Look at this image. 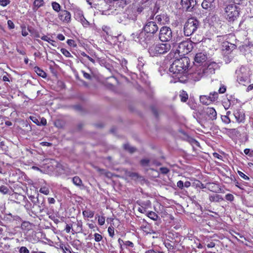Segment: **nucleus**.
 Instances as JSON below:
<instances>
[{
    "instance_id": "f257e3e1",
    "label": "nucleus",
    "mask_w": 253,
    "mask_h": 253,
    "mask_svg": "<svg viewBox=\"0 0 253 253\" xmlns=\"http://www.w3.org/2000/svg\"><path fill=\"white\" fill-rule=\"evenodd\" d=\"M189 59L186 57L175 60L170 66L169 71L174 77L179 79L181 75L185 74L188 68Z\"/></svg>"
},
{
    "instance_id": "f03ea898",
    "label": "nucleus",
    "mask_w": 253,
    "mask_h": 253,
    "mask_svg": "<svg viewBox=\"0 0 253 253\" xmlns=\"http://www.w3.org/2000/svg\"><path fill=\"white\" fill-rule=\"evenodd\" d=\"M171 48L169 43H159L156 44H152L148 47V52L151 56H156L160 54H165Z\"/></svg>"
},
{
    "instance_id": "7ed1b4c3",
    "label": "nucleus",
    "mask_w": 253,
    "mask_h": 253,
    "mask_svg": "<svg viewBox=\"0 0 253 253\" xmlns=\"http://www.w3.org/2000/svg\"><path fill=\"white\" fill-rule=\"evenodd\" d=\"M225 17L229 21L233 22L239 16L240 8L236 4H229L225 8Z\"/></svg>"
},
{
    "instance_id": "20e7f679",
    "label": "nucleus",
    "mask_w": 253,
    "mask_h": 253,
    "mask_svg": "<svg viewBox=\"0 0 253 253\" xmlns=\"http://www.w3.org/2000/svg\"><path fill=\"white\" fill-rule=\"evenodd\" d=\"M199 26V21L193 18H189L184 27V34L186 36H190L193 34Z\"/></svg>"
},
{
    "instance_id": "39448f33",
    "label": "nucleus",
    "mask_w": 253,
    "mask_h": 253,
    "mask_svg": "<svg viewBox=\"0 0 253 253\" xmlns=\"http://www.w3.org/2000/svg\"><path fill=\"white\" fill-rule=\"evenodd\" d=\"M237 74V81L241 84L245 85L250 82V71L245 67H242L240 70L236 72Z\"/></svg>"
},
{
    "instance_id": "423d86ee",
    "label": "nucleus",
    "mask_w": 253,
    "mask_h": 253,
    "mask_svg": "<svg viewBox=\"0 0 253 253\" xmlns=\"http://www.w3.org/2000/svg\"><path fill=\"white\" fill-rule=\"evenodd\" d=\"M193 48V42L191 41H183L179 43L177 48V51L181 55H185L189 53Z\"/></svg>"
},
{
    "instance_id": "0eeeda50",
    "label": "nucleus",
    "mask_w": 253,
    "mask_h": 253,
    "mask_svg": "<svg viewBox=\"0 0 253 253\" xmlns=\"http://www.w3.org/2000/svg\"><path fill=\"white\" fill-rule=\"evenodd\" d=\"M172 37L171 29L167 26H164L160 29L159 38L163 42L169 41Z\"/></svg>"
},
{
    "instance_id": "6e6552de",
    "label": "nucleus",
    "mask_w": 253,
    "mask_h": 253,
    "mask_svg": "<svg viewBox=\"0 0 253 253\" xmlns=\"http://www.w3.org/2000/svg\"><path fill=\"white\" fill-rule=\"evenodd\" d=\"M137 39H139V42L143 46L144 44L146 45H151L155 41V37L153 35H148L145 33H140L139 37H137Z\"/></svg>"
},
{
    "instance_id": "1a4fd4ad",
    "label": "nucleus",
    "mask_w": 253,
    "mask_h": 253,
    "mask_svg": "<svg viewBox=\"0 0 253 253\" xmlns=\"http://www.w3.org/2000/svg\"><path fill=\"white\" fill-rule=\"evenodd\" d=\"M218 67V65L214 62L206 63L204 66L201 67L202 70L205 76L213 74L215 72V69Z\"/></svg>"
},
{
    "instance_id": "9d476101",
    "label": "nucleus",
    "mask_w": 253,
    "mask_h": 253,
    "mask_svg": "<svg viewBox=\"0 0 253 253\" xmlns=\"http://www.w3.org/2000/svg\"><path fill=\"white\" fill-rule=\"evenodd\" d=\"M218 93L216 92H214L212 93H211L210 96L202 95L200 97V102L204 104L208 105L211 102L215 101L218 98Z\"/></svg>"
},
{
    "instance_id": "9b49d317",
    "label": "nucleus",
    "mask_w": 253,
    "mask_h": 253,
    "mask_svg": "<svg viewBox=\"0 0 253 253\" xmlns=\"http://www.w3.org/2000/svg\"><path fill=\"white\" fill-rule=\"evenodd\" d=\"M158 29L156 22L152 21H147L143 27V30L147 34L150 33L153 35L158 31Z\"/></svg>"
},
{
    "instance_id": "f8f14e48",
    "label": "nucleus",
    "mask_w": 253,
    "mask_h": 253,
    "mask_svg": "<svg viewBox=\"0 0 253 253\" xmlns=\"http://www.w3.org/2000/svg\"><path fill=\"white\" fill-rule=\"evenodd\" d=\"M59 19L64 23H68L71 21V13L66 10H62L58 13Z\"/></svg>"
},
{
    "instance_id": "ddd939ff",
    "label": "nucleus",
    "mask_w": 253,
    "mask_h": 253,
    "mask_svg": "<svg viewBox=\"0 0 253 253\" xmlns=\"http://www.w3.org/2000/svg\"><path fill=\"white\" fill-rule=\"evenodd\" d=\"M203 72L201 67L198 68L195 72L192 73V79L195 81H199L202 77L205 76Z\"/></svg>"
},
{
    "instance_id": "4468645a",
    "label": "nucleus",
    "mask_w": 253,
    "mask_h": 253,
    "mask_svg": "<svg viewBox=\"0 0 253 253\" xmlns=\"http://www.w3.org/2000/svg\"><path fill=\"white\" fill-rule=\"evenodd\" d=\"M202 6L207 10H211L214 8V0H204Z\"/></svg>"
},
{
    "instance_id": "2eb2a0df",
    "label": "nucleus",
    "mask_w": 253,
    "mask_h": 253,
    "mask_svg": "<svg viewBox=\"0 0 253 253\" xmlns=\"http://www.w3.org/2000/svg\"><path fill=\"white\" fill-rule=\"evenodd\" d=\"M126 16H127L129 20L135 21L137 19V14L133 8H128L126 10Z\"/></svg>"
},
{
    "instance_id": "dca6fc26",
    "label": "nucleus",
    "mask_w": 253,
    "mask_h": 253,
    "mask_svg": "<svg viewBox=\"0 0 253 253\" xmlns=\"http://www.w3.org/2000/svg\"><path fill=\"white\" fill-rule=\"evenodd\" d=\"M234 115L238 123L243 122L245 119V115L241 110H237L234 113Z\"/></svg>"
},
{
    "instance_id": "f3484780",
    "label": "nucleus",
    "mask_w": 253,
    "mask_h": 253,
    "mask_svg": "<svg viewBox=\"0 0 253 253\" xmlns=\"http://www.w3.org/2000/svg\"><path fill=\"white\" fill-rule=\"evenodd\" d=\"M41 196L38 194V197L37 198L36 201H32L34 204L38 203L39 204L38 207L39 208L40 212L42 213L43 211L44 208H45V201L42 197V200H41L40 198Z\"/></svg>"
},
{
    "instance_id": "a211bd4d",
    "label": "nucleus",
    "mask_w": 253,
    "mask_h": 253,
    "mask_svg": "<svg viewBox=\"0 0 253 253\" xmlns=\"http://www.w3.org/2000/svg\"><path fill=\"white\" fill-rule=\"evenodd\" d=\"M111 1H113L114 6L119 8H123L130 2L129 0H112Z\"/></svg>"
},
{
    "instance_id": "6ab92c4d",
    "label": "nucleus",
    "mask_w": 253,
    "mask_h": 253,
    "mask_svg": "<svg viewBox=\"0 0 253 253\" xmlns=\"http://www.w3.org/2000/svg\"><path fill=\"white\" fill-rule=\"evenodd\" d=\"M181 4L187 10L190 11L191 7L194 6L195 1L194 0H181Z\"/></svg>"
},
{
    "instance_id": "aec40b11",
    "label": "nucleus",
    "mask_w": 253,
    "mask_h": 253,
    "mask_svg": "<svg viewBox=\"0 0 253 253\" xmlns=\"http://www.w3.org/2000/svg\"><path fill=\"white\" fill-rule=\"evenodd\" d=\"M207 59L206 54L202 52L197 53L195 56V61L197 63H203Z\"/></svg>"
},
{
    "instance_id": "412c9836",
    "label": "nucleus",
    "mask_w": 253,
    "mask_h": 253,
    "mask_svg": "<svg viewBox=\"0 0 253 253\" xmlns=\"http://www.w3.org/2000/svg\"><path fill=\"white\" fill-rule=\"evenodd\" d=\"M206 113L210 119L214 120L216 119L217 113L213 108H208L207 109Z\"/></svg>"
},
{
    "instance_id": "4be33fe9",
    "label": "nucleus",
    "mask_w": 253,
    "mask_h": 253,
    "mask_svg": "<svg viewBox=\"0 0 253 253\" xmlns=\"http://www.w3.org/2000/svg\"><path fill=\"white\" fill-rule=\"evenodd\" d=\"M118 18V21L124 24H126L128 21H129L127 16H126V12L120 14Z\"/></svg>"
},
{
    "instance_id": "5701e85b",
    "label": "nucleus",
    "mask_w": 253,
    "mask_h": 253,
    "mask_svg": "<svg viewBox=\"0 0 253 253\" xmlns=\"http://www.w3.org/2000/svg\"><path fill=\"white\" fill-rule=\"evenodd\" d=\"M209 200L211 202H219L223 200L222 197L218 194H213L210 195Z\"/></svg>"
},
{
    "instance_id": "b1692460",
    "label": "nucleus",
    "mask_w": 253,
    "mask_h": 253,
    "mask_svg": "<svg viewBox=\"0 0 253 253\" xmlns=\"http://www.w3.org/2000/svg\"><path fill=\"white\" fill-rule=\"evenodd\" d=\"M34 71L39 76L42 77L43 78H46V73L44 72L42 70L40 69L39 67H35L34 68Z\"/></svg>"
},
{
    "instance_id": "393cba45",
    "label": "nucleus",
    "mask_w": 253,
    "mask_h": 253,
    "mask_svg": "<svg viewBox=\"0 0 253 253\" xmlns=\"http://www.w3.org/2000/svg\"><path fill=\"white\" fill-rule=\"evenodd\" d=\"M83 214L85 217L92 218L93 217L94 213L91 210H87L83 211Z\"/></svg>"
},
{
    "instance_id": "a878e982",
    "label": "nucleus",
    "mask_w": 253,
    "mask_h": 253,
    "mask_svg": "<svg viewBox=\"0 0 253 253\" xmlns=\"http://www.w3.org/2000/svg\"><path fill=\"white\" fill-rule=\"evenodd\" d=\"M51 6L52 9L56 12L59 13L62 10L61 9L60 5L55 1H53L51 3Z\"/></svg>"
},
{
    "instance_id": "bb28decb",
    "label": "nucleus",
    "mask_w": 253,
    "mask_h": 253,
    "mask_svg": "<svg viewBox=\"0 0 253 253\" xmlns=\"http://www.w3.org/2000/svg\"><path fill=\"white\" fill-rule=\"evenodd\" d=\"M140 163L141 166L143 167H148L150 166L151 161L148 159H143L141 160Z\"/></svg>"
},
{
    "instance_id": "cd10ccee",
    "label": "nucleus",
    "mask_w": 253,
    "mask_h": 253,
    "mask_svg": "<svg viewBox=\"0 0 253 253\" xmlns=\"http://www.w3.org/2000/svg\"><path fill=\"white\" fill-rule=\"evenodd\" d=\"M72 181L75 185L78 186H81L82 185V181L78 176H76L72 178Z\"/></svg>"
},
{
    "instance_id": "c85d7f7f",
    "label": "nucleus",
    "mask_w": 253,
    "mask_h": 253,
    "mask_svg": "<svg viewBox=\"0 0 253 253\" xmlns=\"http://www.w3.org/2000/svg\"><path fill=\"white\" fill-rule=\"evenodd\" d=\"M97 170L101 174L104 175L108 177H110L112 175V173L111 172L106 170L105 169L97 168Z\"/></svg>"
},
{
    "instance_id": "c756f323",
    "label": "nucleus",
    "mask_w": 253,
    "mask_h": 253,
    "mask_svg": "<svg viewBox=\"0 0 253 253\" xmlns=\"http://www.w3.org/2000/svg\"><path fill=\"white\" fill-rule=\"evenodd\" d=\"M124 148L125 150L128 151L130 153L134 152L136 150V149L134 147L131 146L128 144H124Z\"/></svg>"
},
{
    "instance_id": "7c9ffc66",
    "label": "nucleus",
    "mask_w": 253,
    "mask_h": 253,
    "mask_svg": "<svg viewBox=\"0 0 253 253\" xmlns=\"http://www.w3.org/2000/svg\"><path fill=\"white\" fill-rule=\"evenodd\" d=\"M44 4L43 0H35L34 2V6L37 9L43 6Z\"/></svg>"
},
{
    "instance_id": "2f4dec72",
    "label": "nucleus",
    "mask_w": 253,
    "mask_h": 253,
    "mask_svg": "<svg viewBox=\"0 0 253 253\" xmlns=\"http://www.w3.org/2000/svg\"><path fill=\"white\" fill-rule=\"evenodd\" d=\"M54 125L58 128H62L65 125V123L61 120H57L54 122Z\"/></svg>"
},
{
    "instance_id": "473e14b6",
    "label": "nucleus",
    "mask_w": 253,
    "mask_h": 253,
    "mask_svg": "<svg viewBox=\"0 0 253 253\" xmlns=\"http://www.w3.org/2000/svg\"><path fill=\"white\" fill-rule=\"evenodd\" d=\"M148 216L151 219H153L154 221H156L158 218V215L153 211H150L148 213Z\"/></svg>"
},
{
    "instance_id": "72a5a7b5",
    "label": "nucleus",
    "mask_w": 253,
    "mask_h": 253,
    "mask_svg": "<svg viewBox=\"0 0 253 253\" xmlns=\"http://www.w3.org/2000/svg\"><path fill=\"white\" fill-rule=\"evenodd\" d=\"M9 191V189L7 186L4 185H2L0 186V192L3 194H6L8 193Z\"/></svg>"
},
{
    "instance_id": "f704fd0d",
    "label": "nucleus",
    "mask_w": 253,
    "mask_h": 253,
    "mask_svg": "<svg viewBox=\"0 0 253 253\" xmlns=\"http://www.w3.org/2000/svg\"><path fill=\"white\" fill-rule=\"evenodd\" d=\"M181 97V100L182 102H186L188 99V95L185 91H183L181 94L180 95Z\"/></svg>"
},
{
    "instance_id": "c9c22d12",
    "label": "nucleus",
    "mask_w": 253,
    "mask_h": 253,
    "mask_svg": "<svg viewBox=\"0 0 253 253\" xmlns=\"http://www.w3.org/2000/svg\"><path fill=\"white\" fill-rule=\"evenodd\" d=\"M61 53L67 57H72L71 53L68 51L67 49L65 48H61L60 50Z\"/></svg>"
},
{
    "instance_id": "e433bc0d",
    "label": "nucleus",
    "mask_w": 253,
    "mask_h": 253,
    "mask_svg": "<svg viewBox=\"0 0 253 253\" xmlns=\"http://www.w3.org/2000/svg\"><path fill=\"white\" fill-rule=\"evenodd\" d=\"M40 192L46 195H48L49 192L48 189L45 187H41Z\"/></svg>"
},
{
    "instance_id": "4c0bfd02",
    "label": "nucleus",
    "mask_w": 253,
    "mask_h": 253,
    "mask_svg": "<svg viewBox=\"0 0 253 253\" xmlns=\"http://www.w3.org/2000/svg\"><path fill=\"white\" fill-rule=\"evenodd\" d=\"M108 232L109 233V234L110 236L111 237H113L114 235V228L112 226H110L108 228Z\"/></svg>"
},
{
    "instance_id": "58836bf2",
    "label": "nucleus",
    "mask_w": 253,
    "mask_h": 253,
    "mask_svg": "<svg viewBox=\"0 0 253 253\" xmlns=\"http://www.w3.org/2000/svg\"><path fill=\"white\" fill-rule=\"evenodd\" d=\"M94 236L96 242H99L102 239V236L98 233H95Z\"/></svg>"
},
{
    "instance_id": "ea45409f",
    "label": "nucleus",
    "mask_w": 253,
    "mask_h": 253,
    "mask_svg": "<svg viewBox=\"0 0 253 253\" xmlns=\"http://www.w3.org/2000/svg\"><path fill=\"white\" fill-rule=\"evenodd\" d=\"M30 119L35 124H37V125H40V120L37 117L34 116H30Z\"/></svg>"
},
{
    "instance_id": "a19ab883",
    "label": "nucleus",
    "mask_w": 253,
    "mask_h": 253,
    "mask_svg": "<svg viewBox=\"0 0 253 253\" xmlns=\"http://www.w3.org/2000/svg\"><path fill=\"white\" fill-rule=\"evenodd\" d=\"M238 173L244 179H245L246 180H249V179H250L249 177L248 176H247L246 174H245L243 172L238 171Z\"/></svg>"
},
{
    "instance_id": "79ce46f5",
    "label": "nucleus",
    "mask_w": 253,
    "mask_h": 253,
    "mask_svg": "<svg viewBox=\"0 0 253 253\" xmlns=\"http://www.w3.org/2000/svg\"><path fill=\"white\" fill-rule=\"evenodd\" d=\"M234 196L231 194H227L225 195V199L229 201H233L234 200Z\"/></svg>"
},
{
    "instance_id": "37998d69",
    "label": "nucleus",
    "mask_w": 253,
    "mask_h": 253,
    "mask_svg": "<svg viewBox=\"0 0 253 253\" xmlns=\"http://www.w3.org/2000/svg\"><path fill=\"white\" fill-rule=\"evenodd\" d=\"M20 253H29V251L25 247H21L19 250Z\"/></svg>"
},
{
    "instance_id": "c03bdc74",
    "label": "nucleus",
    "mask_w": 253,
    "mask_h": 253,
    "mask_svg": "<svg viewBox=\"0 0 253 253\" xmlns=\"http://www.w3.org/2000/svg\"><path fill=\"white\" fill-rule=\"evenodd\" d=\"M226 90V87L224 85L222 84L219 89H218V92L219 93H224Z\"/></svg>"
},
{
    "instance_id": "a18cd8bd",
    "label": "nucleus",
    "mask_w": 253,
    "mask_h": 253,
    "mask_svg": "<svg viewBox=\"0 0 253 253\" xmlns=\"http://www.w3.org/2000/svg\"><path fill=\"white\" fill-rule=\"evenodd\" d=\"M244 153L246 155H248L249 156H253V151H251L250 149H245L244 150Z\"/></svg>"
},
{
    "instance_id": "49530a36",
    "label": "nucleus",
    "mask_w": 253,
    "mask_h": 253,
    "mask_svg": "<svg viewBox=\"0 0 253 253\" xmlns=\"http://www.w3.org/2000/svg\"><path fill=\"white\" fill-rule=\"evenodd\" d=\"M160 170L163 174H167L169 171V170L166 167L161 168Z\"/></svg>"
},
{
    "instance_id": "de8ad7c7",
    "label": "nucleus",
    "mask_w": 253,
    "mask_h": 253,
    "mask_svg": "<svg viewBox=\"0 0 253 253\" xmlns=\"http://www.w3.org/2000/svg\"><path fill=\"white\" fill-rule=\"evenodd\" d=\"M46 125V120L44 118H40V125L45 126Z\"/></svg>"
},
{
    "instance_id": "09e8293b",
    "label": "nucleus",
    "mask_w": 253,
    "mask_h": 253,
    "mask_svg": "<svg viewBox=\"0 0 253 253\" xmlns=\"http://www.w3.org/2000/svg\"><path fill=\"white\" fill-rule=\"evenodd\" d=\"M9 3V0H0V4L3 6L7 5Z\"/></svg>"
},
{
    "instance_id": "8fccbe9b",
    "label": "nucleus",
    "mask_w": 253,
    "mask_h": 253,
    "mask_svg": "<svg viewBox=\"0 0 253 253\" xmlns=\"http://www.w3.org/2000/svg\"><path fill=\"white\" fill-rule=\"evenodd\" d=\"M222 119L223 122L226 124H229L231 122L230 119L227 116H224Z\"/></svg>"
},
{
    "instance_id": "3c124183",
    "label": "nucleus",
    "mask_w": 253,
    "mask_h": 253,
    "mask_svg": "<svg viewBox=\"0 0 253 253\" xmlns=\"http://www.w3.org/2000/svg\"><path fill=\"white\" fill-rule=\"evenodd\" d=\"M41 39H42L43 41H47L49 43H50V42H54V41L51 40L49 38L47 37L46 36H42V37H41Z\"/></svg>"
},
{
    "instance_id": "603ef678",
    "label": "nucleus",
    "mask_w": 253,
    "mask_h": 253,
    "mask_svg": "<svg viewBox=\"0 0 253 253\" xmlns=\"http://www.w3.org/2000/svg\"><path fill=\"white\" fill-rule=\"evenodd\" d=\"M98 221L99 224H100V225H102L105 223V218L102 216L101 217H99Z\"/></svg>"
},
{
    "instance_id": "864d4df0",
    "label": "nucleus",
    "mask_w": 253,
    "mask_h": 253,
    "mask_svg": "<svg viewBox=\"0 0 253 253\" xmlns=\"http://www.w3.org/2000/svg\"><path fill=\"white\" fill-rule=\"evenodd\" d=\"M82 73L84 78L88 80H91V77L89 74L85 72L84 71H82Z\"/></svg>"
},
{
    "instance_id": "5fc2aeb1",
    "label": "nucleus",
    "mask_w": 253,
    "mask_h": 253,
    "mask_svg": "<svg viewBox=\"0 0 253 253\" xmlns=\"http://www.w3.org/2000/svg\"><path fill=\"white\" fill-rule=\"evenodd\" d=\"M7 25L10 29H13L14 28V24L11 20H8Z\"/></svg>"
},
{
    "instance_id": "6e6d98bb",
    "label": "nucleus",
    "mask_w": 253,
    "mask_h": 253,
    "mask_svg": "<svg viewBox=\"0 0 253 253\" xmlns=\"http://www.w3.org/2000/svg\"><path fill=\"white\" fill-rule=\"evenodd\" d=\"M177 186L180 189H182L184 186V183L182 181L179 180L177 183Z\"/></svg>"
},
{
    "instance_id": "4d7b16f0",
    "label": "nucleus",
    "mask_w": 253,
    "mask_h": 253,
    "mask_svg": "<svg viewBox=\"0 0 253 253\" xmlns=\"http://www.w3.org/2000/svg\"><path fill=\"white\" fill-rule=\"evenodd\" d=\"M164 17V15H158L156 16V19L159 22H161L162 21V18Z\"/></svg>"
},
{
    "instance_id": "13d9d810",
    "label": "nucleus",
    "mask_w": 253,
    "mask_h": 253,
    "mask_svg": "<svg viewBox=\"0 0 253 253\" xmlns=\"http://www.w3.org/2000/svg\"><path fill=\"white\" fill-rule=\"evenodd\" d=\"M125 245L126 246H129L131 247H133V243L129 241H126L124 243Z\"/></svg>"
},
{
    "instance_id": "bf43d9fd",
    "label": "nucleus",
    "mask_w": 253,
    "mask_h": 253,
    "mask_svg": "<svg viewBox=\"0 0 253 253\" xmlns=\"http://www.w3.org/2000/svg\"><path fill=\"white\" fill-rule=\"evenodd\" d=\"M133 9L136 11V14L137 15L140 14L143 11V8L142 7H137L136 9L133 8Z\"/></svg>"
},
{
    "instance_id": "052dcab7",
    "label": "nucleus",
    "mask_w": 253,
    "mask_h": 253,
    "mask_svg": "<svg viewBox=\"0 0 253 253\" xmlns=\"http://www.w3.org/2000/svg\"><path fill=\"white\" fill-rule=\"evenodd\" d=\"M74 42H75L73 40H68L67 41V44L70 46L74 45Z\"/></svg>"
},
{
    "instance_id": "680f3d73",
    "label": "nucleus",
    "mask_w": 253,
    "mask_h": 253,
    "mask_svg": "<svg viewBox=\"0 0 253 253\" xmlns=\"http://www.w3.org/2000/svg\"><path fill=\"white\" fill-rule=\"evenodd\" d=\"M207 246L208 248H213L214 246H215V243H213V242H210L209 243H208L207 245Z\"/></svg>"
},
{
    "instance_id": "e2e57ef3",
    "label": "nucleus",
    "mask_w": 253,
    "mask_h": 253,
    "mask_svg": "<svg viewBox=\"0 0 253 253\" xmlns=\"http://www.w3.org/2000/svg\"><path fill=\"white\" fill-rule=\"evenodd\" d=\"M16 50L21 55H25L26 54L25 51L24 49H16Z\"/></svg>"
},
{
    "instance_id": "0e129e2a",
    "label": "nucleus",
    "mask_w": 253,
    "mask_h": 253,
    "mask_svg": "<svg viewBox=\"0 0 253 253\" xmlns=\"http://www.w3.org/2000/svg\"><path fill=\"white\" fill-rule=\"evenodd\" d=\"M57 38L60 41H64L65 40V37L62 34H58Z\"/></svg>"
},
{
    "instance_id": "69168bd1",
    "label": "nucleus",
    "mask_w": 253,
    "mask_h": 253,
    "mask_svg": "<svg viewBox=\"0 0 253 253\" xmlns=\"http://www.w3.org/2000/svg\"><path fill=\"white\" fill-rule=\"evenodd\" d=\"M71 229V226L69 224H67L66 228H65L66 232L67 233H69L70 232Z\"/></svg>"
},
{
    "instance_id": "338daca9",
    "label": "nucleus",
    "mask_w": 253,
    "mask_h": 253,
    "mask_svg": "<svg viewBox=\"0 0 253 253\" xmlns=\"http://www.w3.org/2000/svg\"><path fill=\"white\" fill-rule=\"evenodd\" d=\"M229 103V100H227V102H224V107L225 108V109H228L229 107V105L228 104V103Z\"/></svg>"
},
{
    "instance_id": "774afa93",
    "label": "nucleus",
    "mask_w": 253,
    "mask_h": 253,
    "mask_svg": "<svg viewBox=\"0 0 253 253\" xmlns=\"http://www.w3.org/2000/svg\"><path fill=\"white\" fill-rule=\"evenodd\" d=\"M253 89V84L249 85L247 88V91L249 92Z\"/></svg>"
}]
</instances>
